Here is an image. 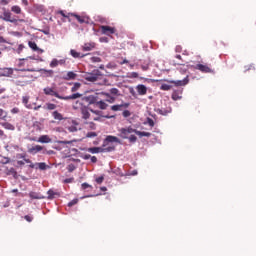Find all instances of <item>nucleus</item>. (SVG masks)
Returning a JSON list of instances; mask_svg holds the SVG:
<instances>
[{
	"label": "nucleus",
	"mask_w": 256,
	"mask_h": 256,
	"mask_svg": "<svg viewBox=\"0 0 256 256\" xmlns=\"http://www.w3.org/2000/svg\"><path fill=\"white\" fill-rule=\"evenodd\" d=\"M44 93L45 95H51L52 97H57V99H63L64 101H69V100H73V99H81V97H83V95L81 93H75L72 94L70 96H65L62 97L59 95V93L55 92V90H53L52 88H44Z\"/></svg>",
	"instance_id": "f257e3e1"
},
{
	"label": "nucleus",
	"mask_w": 256,
	"mask_h": 256,
	"mask_svg": "<svg viewBox=\"0 0 256 256\" xmlns=\"http://www.w3.org/2000/svg\"><path fill=\"white\" fill-rule=\"evenodd\" d=\"M99 77H101V72L99 70H95L93 73H88L85 75L86 81H90L91 83L98 81Z\"/></svg>",
	"instance_id": "f03ea898"
},
{
	"label": "nucleus",
	"mask_w": 256,
	"mask_h": 256,
	"mask_svg": "<svg viewBox=\"0 0 256 256\" xmlns=\"http://www.w3.org/2000/svg\"><path fill=\"white\" fill-rule=\"evenodd\" d=\"M119 131H120V137H122V139H129V135H131V133H135V129L131 127L121 128Z\"/></svg>",
	"instance_id": "7ed1b4c3"
},
{
	"label": "nucleus",
	"mask_w": 256,
	"mask_h": 256,
	"mask_svg": "<svg viewBox=\"0 0 256 256\" xmlns=\"http://www.w3.org/2000/svg\"><path fill=\"white\" fill-rule=\"evenodd\" d=\"M83 101H84V105H86V107H89V105H94V103H97V96H84L82 97Z\"/></svg>",
	"instance_id": "20e7f679"
},
{
	"label": "nucleus",
	"mask_w": 256,
	"mask_h": 256,
	"mask_svg": "<svg viewBox=\"0 0 256 256\" xmlns=\"http://www.w3.org/2000/svg\"><path fill=\"white\" fill-rule=\"evenodd\" d=\"M72 107L76 111H83V109H85L87 106L85 105V101L83 100V98H81V99L77 100L76 102H74Z\"/></svg>",
	"instance_id": "39448f33"
},
{
	"label": "nucleus",
	"mask_w": 256,
	"mask_h": 256,
	"mask_svg": "<svg viewBox=\"0 0 256 256\" xmlns=\"http://www.w3.org/2000/svg\"><path fill=\"white\" fill-rule=\"evenodd\" d=\"M100 29L103 35H113L115 33V28L110 26H101Z\"/></svg>",
	"instance_id": "423d86ee"
},
{
	"label": "nucleus",
	"mask_w": 256,
	"mask_h": 256,
	"mask_svg": "<svg viewBox=\"0 0 256 256\" xmlns=\"http://www.w3.org/2000/svg\"><path fill=\"white\" fill-rule=\"evenodd\" d=\"M95 47H96L95 42H88V43H85L82 46V50H84V51H93V49H95Z\"/></svg>",
	"instance_id": "0eeeda50"
},
{
	"label": "nucleus",
	"mask_w": 256,
	"mask_h": 256,
	"mask_svg": "<svg viewBox=\"0 0 256 256\" xmlns=\"http://www.w3.org/2000/svg\"><path fill=\"white\" fill-rule=\"evenodd\" d=\"M136 90H137L139 95H147V86H145L143 84H139L136 87Z\"/></svg>",
	"instance_id": "6e6552de"
},
{
	"label": "nucleus",
	"mask_w": 256,
	"mask_h": 256,
	"mask_svg": "<svg viewBox=\"0 0 256 256\" xmlns=\"http://www.w3.org/2000/svg\"><path fill=\"white\" fill-rule=\"evenodd\" d=\"M39 151H43V147L41 145H36L28 149V153H31L32 155L39 153Z\"/></svg>",
	"instance_id": "1a4fd4ad"
},
{
	"label": "nucleus",
	"mask_w": 256,
	"mask_h": 256,
	"mask_svg": "<svg viewBox=\"0 0 256 256\" xmlns=\"http://www.w3.org/2000/svg\"><path fill=\"white\" fill-rule=\"evenodd\" d=\"M127 107H129V103L113 105L111 109L112 111H121L122 109H127Z\"/></svg>",
	"instance_id": "9d476101"
},
{
	"label": "nucleus",
	"mask_w": 256,
	"mask_h": 256,
	"mask_svg": "<svg viewBox=\"0 0 256 256\" xmlns=\"http://www.w3.org/2000/svg\"><path fill=\"white\" fill-rule=\"evenodd\" d=\"M196 69H198L199 71H202V73H211V68H209V66H205L203 64H198L196 66Z\"/></svg>",
	"instance_id": "9b49d317"
},
{
	"label": "nucleus",
	"mask_w": 256,
	"mask_h": 256,
	"mask_svg": "<svg viewBox=\"0 0 256 256\" xmlns=\"http://www.w3.org/2000/svg\"><path fill=\"white\" fill-rule=\"evenodd\" d=\"M51 138L49 137V135H42L39 137L38 139V143H51Z\"/></svg>",
	"instance_id": "f8f14e48"
},
{
	"label": "nucleus",
	"mask_w": 256,
	"mask_h": 256,
	"mask_svg": "<svg viewBox=\"0 0 256 256\" xmlns=\"http://www.w3.org/2000/svg\"><path fill=\"white\" fill-rule=\"evenodd\" d=\"M80 111H81L82 119H85V121H87V119H90L91 114L89 113V110H87V107L83 108Z\"/></svg>",
	"instance_id": "ddd939ff"
},
{
	"label": "nucleus",
	"mask_w": 256,
	"mask_h": 256,
	"mask_svg": "<svg viewBox=\"0 0 256 256\" xmlns=\"http://www.w3.org/2000/svg\"><path fill=\"white\" fill-rule=\"evenodd\" d=\"M70 54L72 55V57H74V59L83 58V57H86L87 55V54L81 55V53L75 51L74 49L70 50Z\"/></svg>",
	"instance_id": "4468645a"
},
{
	"label": "nucleus",
	"mask_w": 256,
	"mask_h": 256,
	"mask_svg": "<svg viewBox=\"0 0 256 256\" xmlns=\"http://www.w3.org/2000/svg\"><path fill=\"white\" fill-rule=\"evenodd\" d=\"M22 103L25 105V107L27 109H33V106H31V104H29V96H23Z\"/></svg>",
	"instance_id": "2eb2a0df"
},
{
	"label": "nucleus",
	"mask_w": 256,
	"mask_h": 256,
	"mask_svg": "<svg viewBox=\"0 0 256 256\" xmlns=\"http://www.w3.org/2000/svg\"><path fill=\"white\" fill-rule=\"evenodd\" d=\"M106 141L108 143H121V140H119V138H117L116 136H107Z\"/></svg>",
	"instance_id": "dca6fc26"
},
{
	"label": "nucleus",
	"mask_w": 256,
	"mask_h": 256,
	"mask_svg": "<svg viewBox=\"0 0 256 256\" xmlns=\"http://www.w3.org/2000/svg\"><path fill=\"white\" fill-rule=\"evenodd\" d=\"M170 83H173L176 87H183V85H187V80H171Z\"/></svg>",
	"instance_id": "f3484780"
},
{
	"label": "nucleus",
	"mask_w": 256,
	"mask_h": 256,
	"mask_svg": "<svg viewBox=\"0 0 256 256\" xmlns=\"http://www.w3.org/2000/svg\"><path fill=\"white\" fill-rule=\"evenodd\" d=\"M4 21H8L9 23H15V19L11 18V12H4Z\"/></svg>",
	"instance_id": "a211bd4d"
},
{
	"label": "nucleus",
	"mask_w": 256,
	"mask_h": 256,
	"mask_svg": "<svg viewBox=\"0 0 256 256\" xmlns=\"http://www.w3.org/2000/svg\"><path fill=\"white\" fill-rule=\"evenodd\" d=\"M1 75L2 77H11V75H13V70L11 68H4Z\"/></svg>",
	"instance_id": "6ab92c4d"
},
{
	"label": "nucleus",
	"mask_w": 256,
	"mask_h": 256,
	"mask_svg": "<svg viewBox=\"0 0 256 256\" xmlns=\"http://www.w3.org/2000/svg\"><path fill=\"white\" fill-rule=\"evenodd\" d=\"M88 152L89 153H103V148L102 147H92V148H88Z\"/></svg>",
	"instance_id": "aec40b11"
},
{
	"label": "nucleus",
	"mask_w": 256,
	"mask_h": 256,
	"mask_svg": "<svg viewBox=\"0 0 256 256\" xmlns=\"http://www.w3.org/2000/svg\"><path fill=\"white\" fill-rule=\"evenodd\" d=\"M1 125H2V127H4V129H8V131H15V126H13L9 122L1 123Z\"/></svg>",
	"instance_id": "412c9836"
},
{
	"label": "nucleus",
	"mask_w": 256,
	"mask_h": 256,
	"mask_svg": "<svg viewBox=\"0 0 256 256\" xmlns=\"http://www.w3.org/2000/svg\"><path fill=\"white\" fill-rule=\"evenodd\" d=\"M96 105H97V107H99V109H103V110L107 109V107L109 106L103 100L96 101Z\"/></svg>",
	"instance_id": "4be33fe9"
},
{
	"label": "nucleus",
	"mask_w": 256,
	"mask_h": 256,
	"mask_svg": "<svg viewBox=\"0 0 256 256\" xmlns=\"http://www.w3.org/2000/svg\"><path fill=\"white\" fill-rule=\"evenodd\" d=\"M29 197H30V199H45L44 196H41L36 192H30Z\"/></svg>",
	"instance_id": "5701e85b"
},
{
	"label": "nucleus",
	"mask_w": 256,
	"mask_h": 256,
	"mask_svg": "<svg viewBox=\"0 0 256 256\" xmlns=\"http://www.w3.org/2000/svg\"><path fill=\"white\" fill-rule=\"evenodd\" d=\"M52 115L54 119H56L57 121H63V115H61V113L54 111Z\"/></svg>",
	"instance_id": "b1692460"
},
{
	"label": "nucleus",
	"mask_w": 256,
	"mask_h": 256,
	"mask_svg": "<svg viewBox=\"0 0 256 256\" xmlns=\"http://www.w3.org/2000/svg\"><path fill=\"white\" fill-rule=\"evenodd\" d=\"M135 134L140 136V137H149L151 135L150 132H141L139 130H135Z\"/></svg>",
	"instance_id": "393cba45"
},
{
	"label": "nucleus",
	"mask_w": 256,
	"mask_h": 256,
	"mask_svg": "<svg viewBox=\"0 0 256 256\" xmlns=\"http://www.w3.org/2000/svg\"><path fill=\"white\" fill-rule=\"evenodd\" d=\"M34 165L35 167H38L41 171H45V169H47V164H45V162L36 163Z\"/></svg>",
	"instance_id": "a878e982"
},
{
	"label": "nucleus",
	"mask_w": 256,
	"mask_h": 256,
	"mask_svg": "<svg viewBox=\"0 0 256 256\" xmlns=\"http://www.w3.org/2000/svg\"><path fill=\"white\" fill-rule=\"evenodd\" d=\"M55 196H59V193L54 192L53 190L48 191V199H55Z\"/></svg>",
	"instance_id": "bb28decb"
},
{
	"label": "nucleus",
	"mask_w": 256,
	"mask_h": 256,
	"mask_svg": "<svg viewBox=\"0 0 256 256\" xmlns=\"http://www.w3.org/2000/svg\"><path fill=\"white\" fill-rule=\"evenodd\" d=\"M91 113H94L97 116L92 117L93 121H101V116H99V111L90 110Z\"/></svg>",
	"instance_id": "cd10ccee"
},
{
	"label": "nucleus",
	"mask_w": 256,
	"mask_h": 256,
	"mask_svg": "<svg viewBox=\"0 0 256 256\" xmlns=\"http://www.w3.org/2000/svg\"><path fill=\"white\" fill-rule=\"evenodd\" d=\"M28 45H29L30 49H32L33 51H39V47H37V43L30 41L28 43Z\"/></svg>",
	"instance_id": "c85d7f7f"
},
{
	"label": "nucleus",
	"mask_w": 256,
	"mask_h": 256,
	"mask_svg": "<svg viewBox=\"0 0 256 256\" xmlns=\"http://www.w3.org/2000/svg\"><path fill=\"white\" fill-rule=\"evenodd\" d=\"M75 77H77V74H75L74 72H68L67 73V76L65 77V79L67 80V81H69V79H75Z\"/></svg>",
	"instance_id": "c756f323"
},
{
	"label": "nucleus",
	"mask_w": 256,
	"mask_h": 256,
	"mask_svg": "<svg viewBox=\"0 0 256 256\" xmlns=\"http://www.w3.org/2000/svg\"><path fill=\"white\" fill-rule=\"evenodd\" d=\"M110 95L119 97V89H117V88L110 89Z\"/></svg>",
	"instance_id": "7c9ffc66"
},
{
	"label": "nucleus",
	"mask_w": 256,
	"mask_h": 256,
	"mask_svg": "<svg viewBox=\"0 0 256 256\" xmlns=\"http://www.w3.org/2000/svg\"><path fill=\"white\" fill-rule=\"evenodd\" d=\"M72 17H75V19H77V21H79L80 23H85V18H82L81 16L77 15V14H70Z\"/></svg>",
	"instance_id": "2f4dec72"
},
{
	"label": "nucleus",
	"mask_w": 256,
	"mask_h": 256,
	"mask_svg": "<svg viewBox=\"0 0 256 256\" xmlns=\"http://www.w3.org/2000/svg\"><path fill=\"white\" fill-rule=\"evenodd\" d=\"M86 125H88V129H91L92 131H95L97 129V126L93 122H85Z\"/></svg>",
	"instance_id": "473e14b6"
},
{
	"label": "nucleus",
	"mask_w": 256,
	"mask_h": 256,
	"mask_svg": "<svg viewBox=\"0 0 256 256\" xmlns=\"http://www.w3.org/2000/svg\"><path fill=\"white\" fill-rule=\"evenodd\" d=\"M41 71H42V73H44V75H46V77H52L53 76V70L42 69Z\"/></svg>",
	"instance_id": "72a5a7b5"
},
{
	"label": "nucleus",
	"mask_w": 256,
	"mask_h": 256,
	"mask_svg": "<svg viewBox=\"0 0 256 256\" xmlns=\"http://www.w3.org/2000/svg\"><path fill=\"white\" fill-rule=\"evenodd\" d=\"M81 88V83H75L74 86L71 88L72 93L79 90Z\"/></svg>",
	"instance_id": "f704fd0d"
},
{
	"label": "nucleus",
	"mask_w": 256,
	"mask_h": 256,
	"mask_svg": "<svg viewBox=\"0 0 256 256\" xmlns=\"http://www.w3.org/2000/svg\"><path fill=\"white\" fill-rule=\"evenodd\" d=\"M86 137H87L88 139H93L94 137H97V133H96V132H88V133L86 134Z\"/></svg>",
	"instance_id": "c9c22d12"
},
{
	"label": "nucleus",
	"mask_w": 256,
	"mask_h": 256,
	"mask_svg": "<svg viewBox=\"0 0 256 256\" xmlns=\"http://www.w3.org/2000/svg\"><path fill=\"white\" fill-rule=\"evenodd\" d=\"M12 11L13 13H16L17 15H19V13H21V8L19 6H13Z\"/></svg>",
	"instance_id": "e433bc0d"
},
{
	"label": "nucleus",
	"mask_w": 256,
	"mask_h": 256,
	"mask_svg": "<svg viewBox=\"0 0 256 256\" xmlns=\"http://www.w3.org/2000/svg\"><path fill=\"white\" fill-rule=\"evenodd\" d=\"M46 105H47V109L49 111H53L54 109H57V105H55V104L48 103Z\"/></svg>",
	"instance_id": "4c0bfd02"
},
{
	"label": "nucleus",
	"mask_w": 256,
	"mask_h": 256,
	"mask_svg": "<svg viewBox=\"0 0 256 256\" xmlns=\"http://www.w3.org/2000/svg\"><path fill=\"white\" fill-rule=\"evenodd\" d=\"M57 65H59V60L57 59H53L50 63V67H57Z\"/></svg>",
	"instance_id": "58836bf2"
},
{
	"label": "nucleus",
	"mask_w": 256,
	"mask_h": 256,
	"mask_svg": "<svg viewBox=\"0 0 256 256\" xmlns=\"http://www.w3.org/2000/svg\"><path fill=\"white\" fill-rule=\"evenodd\" d=\"M161 89L162 91H169L171 89V86L168 84H162Z\"/></svg>",
	"instance_id": "ea45409f"
},
{
	"label": "nucleus",
	"mask_w": 256,
	"mask_h": 256,
	"mask_svg": "<svg viewBox=\"0 0 256 256\" xmlns=\"http://www.w3.org/2000/svg\"><path fill=\"white\" fill-rule=\"evenodd\" d=\"M77 203H79V199L76 198L68 203V207H73V205H77Z\"/></svg>",
	"instance_id": "a19ab883"
},
{
	"label": "nucleus",
	"mask_w": 256,
	"mask_h": 256,
	"mask_svg": "<svg viewBox=\"0 0 256 256\" xmlns=\"http://www.w3.org/2000/svg\"><path fill=\"white\" fill-rule=\"evenodd\" d=\"M7 175H17V171H15V168H10L7 172Z\"/></svg>",
	"instance_id": "79ce46f5"
},
{
	"label": "nucleus",
	"mask_w": 256,
	"mask_h": 256,
	"mask_svg": "<svg viewBox=\"0 0 256 256\" xmlns=\"http://www.w3.org/2000/svg\"><path fill=\"white\" fill-rule=\"evenodd\" d=\"M7 117V112L3 109H0V119H5Z\"/></svg>",
	"instance_id": "37998d69"
},
{
	"label": "nucleus",
	"mask_w": 256,
	"mask_h": 256,
	"mask_svg": "<svg viewBox=\"0 0 256 256\" xmlns=\"http://www.w3.org/2000/svg\"><path fill=\"white\" fill-rule=\"evenodd\" d=\"M117 98L115 96H109L106 98L107 103H113Z\"/></svg>",
	"instance_id": "c03bdc74"
},
{
	"label": "nucleus",
	"mask_w": 256,
	"mask_h": 256,
	"mask_svg": "<svg viewBox=\"0 0 256 256\" xmlns=\"http://www.w3.org/2000/svg\"><path fill=\"white\" fill-rule=\"evenodd\" d=\"M67 129H68V131H69L70 133H76V131H77V126H70V127H68Z\"/></svg>",
	"instance_id": "a18cd8bd"
},
{
	"label": "nucleus",
	"mask_w": 256,
	"mask_h": 256,
	"mask_svg": "<svg viewBox=\"0 0 256 256\" xmlns=\"http://www.w3.org/2000/svg\"><path fill=\"white\" fill-rule=\"evenodd\" d=\"M111 151H115V147L103 148V153H109Z\"/></svg>",
	"instance_id": "49530a36"
},
{
	"label": "nucleus",
	"mask_w": 256,
	"mask_h": 256,
	"mask_svg": "<svg viewBox=\"0 0 256 256\" xmlns=\"http://www.w3.org/2000/svg\"><path fill=\"white\" fill-rule=\"evenodd\" d=\"M91 61H92V63H101V58L94 56L91 58Z\"/></svg>",
	"instance_id": "de8ad7c7"
},
{
	"label": "nucleus",
	"mask_w": 256,
	"mask_h": 256,
	"mask_svg": "<svg viewBox=\"0 0 256 256\" xmlns=\"http://www.w3.org/2000/svg\"><path fill=\"white\" fill-rule=\"evenodd\" d=\"M130 143H135L137 141V136L135 135H131L130 137H128Z\"/></svg>",
	"instance_id": "09e8293b"
},
{
	"label": "nucleus",
	"mask_w": 256,
	"mask_h": 256,
	"mask_svg": "<svg viewBox=\"0 0 256 256\" xmlns=\"http://www.w3.org/2000/svg\"><path fill=\"white\" fill-rule=\"evenodd\" d=\"M24 162H25V163H29L31 169H35V164H33V163L31 162V160L24 158Z\"/></svg>",
	"instance_id": "8fccbe9b"
},
{
	"label": "nucleus",
	"mask_w": 256,
	"mask_h": 256,
	"mask_svg": "<svg viewBox=\"0 0 256 256\" xmlns=\"http://www.w3.org/2000/svg\"><path fill=\"white\" fill-rule=\"evenodd\" d=\"M11 160L9 159V158H7V157H5V158H3L2 160H1V163H2V165H7V163H9Z\"/></svg>",
	"instance_id": "3c124183"
},
{
	"label": "nucleus",
	"mask_w": 256,
	"mask_h": 256,
	"mask_svg": "<svg viewBox=\"0 0 256 256\" xmlns=\"http://www.w3.org/2000/svg\"><path fill=\"white\" fill-rule=\"evenodd\" d=\"M104 179H105V178H104L103 176H100V177L96 178V183H98L99 185H101V183H103Z\"/></svg>",
	"instance_id": "603ef678"
},
{
	"label": "nucleus",
	"mask_w": 256,
	"mask_h": 256,
	"mask_svg": "<svg viewBox=\"0 0 256 256\" xmlns=\"http://www.w3.org/2000/svg\"><path fill=\"white\" fill-rule=\"evenodd\" d=\"M172 99H173V101H179V99H181V96L177 95V93H174L172 95Z\"/></svg>",
	"instance_id": "864d4df0"
},
{
	"label": "nucleus",
	"mask_w": 256,
	"mask_h": 256,
	"mask_svg": "<svg viewBox=\"0 0 256 256\" xmlns=\"http://www.w3.org/2000/svg\"><path fill=\"white\" fill-rule=\"evenodd\" d=\"M68 171H69V173H73V171H75V165L70 164V165L68 166Z\"/></svg>",
	"instance_id": "5fc2aeb1"
},
{
	"label": "nucleus",
	"mask_w": 256,
	"mask_h": 256,
	"mask_svg": "<svg viewBox=\"0 0 256 256\" xmlns=\"http://www.w3.org/2000/svg\"><path fill=\"white\" fill-rule=\"evenodd\" d=\"M123 117H131V112H129V110H125L123 112Z\"/></svg>",
	"instance_id": "6e6d98bb"
},
{
	"label": "nucleus",
	"mask_w": 256,
	"mask_h": 256,
	"mask_svg": "<svg viewBox=\"0 0 256 256\" xmlns=\"http://www.w3.org/2000/svg\"><path fill=\"white\" fill-rule=\"evenodd\" d=\"M25 219H26V221H28V223H31L33 221V218L29 215H26Z\"/></svg>",
	"instance_id": "4d7b16f0"
},
{
	"label": "nucleus",
	"mask_w": 256,
	"mask_h": 256,
	"mask_svg": "<svg viewBox=\"0 0 256 256\" xmlns=\"http://www.w3.org/2000/svg\"><path fill=\"white\" fill-rule=\"evenodd\" d=\"M89 187H91V185H89L88 183L82 184V189H89Z\"/></svg>",
	"instance_id": "13d9d810"
},
{
	"label": "nucleus",
	"mask_w": 256,
	"mask_h": 256,
	"mask_svg": "<svg viewBox=\"0 0 256 256\" xmlns=\"http://www.w3.org/2000/svg\"><path fill=\"white\" fill-rule=\"evenodd\" d=\"M150 127H155V122L152 119H148Z\"/></svg>",
	"instance_id": "bf43d9fd"
},
{
	"label": "nucleus",
	"mask_w": 256,
	"mask_h": 256,
	"mask_svg": "<svg viewBox=\"0 0 256 256\" xmlns=\"http://www.w3.org/2000/svg\"><path fill=\"white\" fill-rule=\"evenodd\" d=\"M107 69H115V64H111V63H109L107 66Z\"/></svg>",
	"instance_id": "052dcab7"
},
{
	"label": "nucleus",
	"mask_w": 256,
	"mask_h": 256,
	"mask_svg": "<svg viewBox=\"0 0 256 256\" xmlns=\"http://www.w3.org/2000/svg\"><path fill=\"white\" fill-rule=\"evenodd\" d=\"M11 113H13V114L19 113V108H13V109L11 110Z\"/></svg>",
	"instance_id": "680f3d73"
},
{
	"label": "nucleus",
	"mask_w": 256,
	"mask_h": 256,
	"mask_svg": "<svg viewBox=\"0 0 256 256\" xmlns=\"http://www.w3.org/2000/svg\"><path fill=\"white\" fill-rule=\"evenodd\" d=\"M23 44H20L19 46H18V53H21L22 51H23Z\"/></svg>",
	"instance_id": "e2e57ef3"
},
{
	"label": "nucleus",
	"mask_w": 256,
	"mask_h": 256,
	"mask_svg": "<svg viewBox=\"0 0 256 256\" xmlns=\"http://www.w3.org/2000/svg\"><path fill=\"white\" fill-rule=\"evenodd\" d=\"M58 65H65V59L58 60Z\"/></svg>",
	"instance_id": "0e129e2a"
},
{
	"label": "nucleus",
	"mask_w": 256,
	"mask_h": 256,
	"mask_svg": "<svg viewBox=\"0 0 256 256\" xmlns=\"http://www.w3.org/2000/svg\"><path fill=\"white\" fill-rule=\"evenodd\" d=\"M131 77L137 78L139 77V74L137 72H132Z\"/></svg>",
	"instance_id": "69168bd1"
},
{
	"label": "nucleus",
	"mask_w": 256,
	"mask_h": 256,
	"mask_svg": "<svg viewBox=\"0 0 256 256\" xmlns=\"http://www.w3.org/2000/svg\"><path fill=\"white\" fill-rule=\"evenodd\" d=\"M91 161H92V163H97V157L92 156V157H91Z\"/></svg>",
	"instance_id": "338daca9"
},
{
	"label": "nucleus",
	"mask_w": 256,
	"mask_h": 256,
	"mask_svg": "<svg viewBox=\"0 0 256 256\" xmlns=\"http://www.w3.org/2000/svg\"><path fill=\"white\" fill-rule=\"evenodd\" d=\"M2 5H8L9 4V0H1Z\"/></svg>",
	"instance_id": "774afa93"
}]
</instances>
